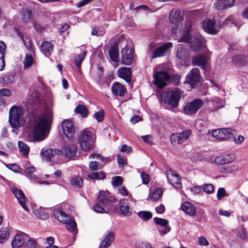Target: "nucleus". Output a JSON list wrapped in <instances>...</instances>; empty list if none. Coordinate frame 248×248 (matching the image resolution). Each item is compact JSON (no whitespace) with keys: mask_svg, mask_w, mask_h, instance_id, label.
Masks as SVG:
<instances>
[{"mask_svg":"<svg viewBox=\"0 0 248 248\" xmlns=\"http://www.w3.org/2000/svg\"><path fill=\"white\" fill-rule=\"evenodd\" d=\"M233 63L236 65H245L248 63V57L244 55H239L232 58Z\"/></svg>","mask_w":248,"mask_h":248,"instance_id":"35","label":"nucleus"},{"mask_svg":"<svg viewBox=\"0 0 248 248\" xmlns=\"http://www.w3.org/2000/svg\"><path fill=\"white\" fill-rule=\"evenodd\" d=\"M11 94V91L6 88H0V96H9Z\"/></svg>","mask_w":248,"mask_h":248,"instance_id":"56","label":"nucleus"},{"mask_svg":"<svg viewBox=\"0 0 248 248\" xmlns=\"http://www.w3.org/2000/svg\"><path fill=\"white\" fill-rule=\"evenodd\" d=\"M6 166L8 169L16 172H18L19 169L17 165L14 164H8Z\"/></svg>","mask_w":248,"mask_h":248,"instance_id":"62","label":"nucleus"},{"mask_svg":"<svg viewBox=\"0 0 248 248\" xmlns=\"http://www.w3.org/2000/svg\"><path fill=\"white\" fill-rule=\"evenodd\" d=\"M200 81V70L198 68L192 69L186 78V82L190 84L192 88L198 84Z\"/></svg>","mask_w":248,"mask_h":248,"instance_id":"16","label":"nucleus"},{"mask_svg":"<svg viewBox=\"0 0 248 248\" xmlns=\"http://www.w3.org/2000/svg\"><path fill=\"white\" fill-rule=\"evenodd\" d=\"M192 134V131L186 129L179 133L172 134L170 136V140L173 144H180L188 139Z\"/></svg>","mask_w":248,"mask_h":248,"instance_id":"11","label":"nucleus"},{"mask_svg":"<svg viewBox=\"0 0 248 248\" xmlns=\"http://www.w3.org/2000/svg\"><path fill=\"white\" fill-rule=\"evenodd\" d=\"M203 191L207 194H211L214 191V186L212 184H204L201 186Z\"/></svg>","mask_w":248,"mask_h":248,"instance_id":"47","label":"nucleus"},{"mask_svg":"<svg viewBox=\"0 0 248 248\" xmlns=\"http://www.w3.org/2000/svg\"><path fill=\"white\" fill-rule=\"evenodd\" d=\"M233 139L234 142L236 144H240L244 140V137L241 135H238L236 137V131H235L233 136L232 138Z\"/></svg>","mask_w":248,"mask_h":248,"instance_id":"54","label":"nucleus"},{"mask_svg":"<svg viewBox=\"0 0 248 248\" xmlns=\"http://www.w3.org/2000/svg\"><path fill=\"white\" fill-rule=\"evenodd\" d=\"M23 110L20 107L14 106L9 111V122L13 128H17L22 121Z\"/></svg>","mask_w":248,"mask_h":248,"instance_id":"7","label":"nucleus"},{"mask_svg":"<svg viewBox=\"0 0 248 248\" xmlns=\"http://www.w3.org/2000/svg\"><path fill=\"white\" fill-rule=\"evenodd\" d=\"M199 243L201 246H206L209 245L208 240L204 236H201L199 238Z\"/></svg>","mask_w":248,"mask_h":248,"instance_id":"58","label":"nucleus"},{"mask_svg":"<svg viewBox=\"0 0 248 248\" xmlns=\"http://www.w3.org/2000/svg\"><path fill=\"white\" fill-rule=\"evenodd\" d=\"M117 161L119 165H124L126 162V159L125 157L120 155H117Z\"/></svg>","mask_w":248,"mask_h":248,"instance_id":"61","label":"nucleus"},{"mask_svg":"<svg viewBox=\"0 0 248 248\" xmlns=\"http://www.w3.org/2000/svg\"><path fill=\"white\" fill-rule=\"evenodd\" d=\"M35 168L33 166L26 168L25 170L26 175L28 177H30L31 179L34 178V176L31 175V174L35 171Z\"/></svg>","mask_w":248,"mask_h":248,"instance_id":"55","label":"nucleus"},{"mask_svg":"<svg viewBox=\"0 0 248 248\" xmlns=\"http://www.w3.org/2000/svg\"><path fill=\"white\" fill-rule=\"evenodd\" d=\"M162 193V188L158 187L156 188L151 196V199L154 201H156L159 199Z\"/></svg>","mask_w":248,"mask_h":248,"instance_id":"46","label":"nucleus"},{"mask_svg":"<svg viewBox=\"0 0 248 248\" xmlns=\"http://www.w3.org/2000/svg\"><path fill=\"white\" fill-rule=\"evenodd\" d=\"M112 185L114 186H119L123 184V178L121 176H115L112 178Z\"/></svg>","mask_w":248,"mask_h":248,"instance_id":"48","label":"nucleus"},{"mask_svg":"<svg viewBox=\"0 0 248 248\" xmlns=\"http://www.w3.org/2000/svg\"><path fill=\"white\" fill-rule=\"evenodd\" d=\"M172 46V44L171 42H168L164 44L154 50L152 58L154 59L157 57L163 56L167 50L171 48Z\"/></svg>","mask_w":248,"mask_h":248,"instance_id":"24","label":"nucleus"},{"mask_svg":"<svg viewBox=\"0 0 248 248\" xmlns=\"http://www.w3.org/2000/svg\"><path fill=\"white\" fill-rule=\"evenodd\" d=\"M181 98V93L178 90L170 92L163 91L161 93L159 100L160 103H164L170 106L171 108L176 107Z\"/></svg>","mask_w":248,"mask_h":248,"instance_id":"4","label":"nucleus"},{"mask_svg":"<svg viewBox=\"0 0 248 248\" xmlns=\"http://www.w3.org/2000/svg\"><path fill=\"white\" fill-rule=\"evenodd\" d=\"M70 183L73 186L81 187L83 184V180L80 177L75 176L71 179Z\"/></svg>","mask_w":248,"mask_h":248,"instance_id":"42","label":"nucleus"},{"mask_svg":"<svg viewBox=\"0 0 248 248\" xmlns=\"http://www.w3.org/2000/svg\"><path fill=\"white\" fill-rule=\"evenodd\" d=\"M154 221L155 224L164 228L163 230L161 228H158V231L161 234H165L170 232V228L169 226V221L167 220L158 217H155Z\"/></svg>","mask_w":248,"mask_h":248,"instance_id":"23","label":"nucleus"},{"mask_svg":"<svg viewBox=\"0 0 248 248\" xmlns=\"http://www.w3.org/2000/svg\"><path fill=\"white\" fill-rule=\"evenodd\" d=\"M136 248H153L150 244L146 242H138L135 244Z\"/></svg>","mask_w":248,"mask_h":248,"instance_id":"51","label":"nucleus"},{"mask_svg":"<svg viewBox=\"0 0 248 248\" xmlns=\"http://www.w3.org/2000/svg\"><path fill=\"white\" fill-rule=\"evenodd\" d=\"M165 208L164 205L160 204L155 208V211L157 213L163 214L165 212Z\"/></svg>","mask_w":248,"mask_h":248,"instance_id":"64","label":"nucleus"},{"mask_svg":"<svg viewBox=\"0 0 248 248\" xmlns=\"http://www.w3.org/2000/svg\"><path fill=\"white\" fill-rule=\"evenodd\" d=\"M138 216L144 220H148L152 217V213L148 211H141L137 213Z\"/></svg>","mask_w":248,"mask_h":248,"instance_id":"43","label":"nucleus"},{"mask_svg":"<svg viewBox=\"0 0 248 248\" xmlns=\"http://www.w3.org/2000/svg\"><path fill=\"white\" fill-rule=\"evenodd\" d=\"M28 236L25 233L16 234L12 241V247L13 248H19L25 243V240Z\"/></svg>","mask_w":248,"mask_h":248,"instance_id":"21","label":"nucleus"},{"mask_svg":"<svg viewBox=\"0 0 248 248\" xmlns=\"http://www.w3.org/2000/svg\"><path fill=\"white\" fill-rule=\"evenodd\" d=\"M140 176L143 184H147L149 182V175L148 174L142 172L141 173Z\"/></svg>","mask_w":248,"mask_h":248,"instance_id":"59","label":"nucleus"},{"mask_svg":"<svg viewBox=\"0 0 248 248\" xmlns=\"http://www.w3.org/2000/svg\"><path fill=\"white\" fill-rule=\"evenodd\" d=\"M9 230L6 227H3L0 230V244L4 243L9 237Z\"/></svg>","mask_w":248,"mask_h":248,"instance_id":"38","label":"nucleus"},{"mask_svg":"<svg viewBox=\"0 0 248 248\" xmlns=\"http://www.w3.org/2000/svg\"><path fill=\"white\" fill-rule=\"evenodd\" d=\"M112 92L115 95L122 96L126 92V89L122 84L115 82L112 86Z\"/></svg>","mask_w":248,"mask_h":248,"instance_id":"30","label":"nucleus"},{"mask_svg":"<svg viewBox=\"0 0 248 248\" xmlns=\"http://www.w3.org/2000/svg\"><path fill=\"white\" fill-rule=\"evenodd\" d=\"M0 81L4 84L12 83L14 81V76L11 74H6L0 78Z\"/></svg>","mask_w":248,"mask_h":248,"instance_id":"45","label":"nucleus"},{"mask_svg":"<svg viewBox=\"0 0 248 248\" xmlns=\"http://www.w3.org/2000/svg\"><path fill=\"white\" fill-rule=\"evenodd\" d=\"M33 62V58L32 54L31 53H26L23 64L24 68H28L30 67Z\"/></svg>","mask_w":248,"mask_h":248,"instance_id":"41","label":"nucleus"},{"mask_svg":"<svg viewBox=\"0 0 248 248\" xmlns=\"http://www.w3.org/2000/svg\"><path fill=\"white\" fill-rule=\"evenodd\" d=\"M42 157L47 161H55L60 156L59 150L49 148L45 150H42Z\"/></svg>","mask_w":248,"mask_h":248,"instance_id":"18","label":"nucleus"},{"mask_svg":"<svg viewBox=\"0 0 248 248\" xmlns=\"http://www.w3.org/2000/svg\"><path fill=\"white\" fill-rule=\"evenodd\" d=\"M62 128L65 136L68 139H72L76 131V128L70 120H65L62 123Z\"/></svg>","mask_w":248,"mask_h":248,"instance_id":"10","label":"nucleus"},{"mask_svg":"<svg viewBox=\"0 0 248 248\" xmlns=\"http://www.w3.org/2000/svg\"><path fill=\"white\" fill-rule=\"evenodd\" d=\"M94 117L98 122H101L104 118V111L100 110L94 114Z\"/></svg>","mask_w":248,"mask_h":248,"instance_id":"57","label":"nucleus"},{"mask_svg":"<svg viewBox=\"0 0 248 248\" xmlns=\"http://www.w3.org/2000/svg\"><path fill=\"white\" fill-rule=\"evenodd\" d=\"M118 190L119 192L123 196H126L128 195V191L125 187L124 186H121L118 187Z\"/></svg>","mask_w":248,"mask_h":248,"instance_id":"63","label":"nucleus"},{"mask_svg":"<svg viewBox=\"0 0 248 248\" xmlns=\"http://www.w3.org/2000/svg\"><path fill=\"white\" fill-rule=\"evenodd\" d=\"M13 193L17 199L18 203L22 207V208L27 211H29L28 207L26 205V201H27L23 191L16 187L11 188Z\"/></svg>","mask_w":248,"mask_h":248,"instance_id":"19","label":"nucleus"},{"mask_svg":"<svg viewBox=\"0 0 248 248\" xmlns=\"http://www.w3.org/2000/svg\"><path fill=\"white\" fill-rule=\"evenodd\" d=\"M28 108L30 111L29 125L34 139L41 141L47 137L51 128L53 114L51 108L40 98V93L31 90L27 97Z\"/></svg>","mask_w":248,"mask_h":248,"instance_id":"1","label":"nucleus"},{"mask_svg":"<svg viewBox=\"0 0 248 248\" xmlns=\"http://www.w3.org/2000/svg\"><path fill=\"white\" fill-rule=\"evenodd\" d=\"M41 50L46 56H48L52 51L53 45L51 42L44 41L41 44Z\"/></svg>","mask_w":248,"mask_h":248,"instance_id":"32","label":"nucleus"},{"mask_svg":"<svg viewBox=\"0 0 248 248\" xmlns=\"http://www.w3.org/2000/svg\"><path fill=\"white\" fill-rule=\"evenodd\" d=\"M21 19L24 22H31L33 17L32 12L31 10L23 9L21 13Z\"/></svg>","mask_w":248,"mask_h":248,"instance_id":"33","label":"nucleus"},{"mask_svg":"<svg viewBox=\"0 0 248 248\" xmlns=\"http://www.w3.org/2000/svg\"><path fill=\"white\" fill-rule=\"evenodd\" d=\"M215 162L217 164L223 165L230 163V160L225 159L223 156H218L215 158Z\"/></svg>","mask_w":248,"mask_h":248,"instance_id":"50","label":"nucleus"},{"mask_svg":"<svg viewBox=\"0 0 248 248\" xmlns=\"http://www.w3.org/2000/svg\"><path fill=\"white\" fill-rule=\"evenodd\" d=\"M18 146L20 152H21L24 155L26 156L28 155L30 148L28 145L22 141H19L18 142Z\"/></svg>","mask_w":248,"mask_h":248,"instance_id":"39","label":"nucleus"},{"mask_svg":"<svg viewBox=\"0 0 248 248\" xmlns=\"http://www.w3.org/2000/svg\"><path fill=\"white\" fill-rule=\"evenodd\" d=\"M54 215L58 221L65 224L69 231L73 232L76 230L77 224L75 221L71 219L68 215L61 209H55L54 211Z\"/></svg>","mask_w":248,"mask_h":248,"instance_id":"6","label":"nucleus"},{"mask_svg":"<svg viewBox=\"0 0 248 248\" xmlns=\"http://www.w3.org/2000/svg\"><path fill=\"white\" fill-rule=\"evenodd\" d=\"M75 112L80 114L83 118L87 117L89 113V111L87 107L82 105H78L75 109Z\"/></svg>","mask_w":248,"mask_h":248,"instance_id":"37","label":"nucleus"},{"mask_svg":"<svg viewBox=\"0 0 248 248\" xmlns=\"http://www.w3.org/2000/svg\"><path fill=\"white\" fill-rule=\"evenodd\" d=\"M134 50L125 46L121 50V62L126 65H131L133 62Z\"/></svg>","mask_w":248,"mask_h":248,"instance_id":"12","label":"nucleus"},{"mask_svg":"<svg viewBox=\"0 0 248 248\" xmlns=\"http://www.w3.org/2000/svg\"><path fill=\"white\" fill-rule=\"evenodd\" d=\"M155 84L159 88H162L167 85V82L170 80L169 75L165 71L158 72L155 75Z\"/></svg>","mask_w":248,"mask_h":248,"instance_id":"15","label":"nucleus"},{"mask_svg":"<svg viewBox=\"0 0 248 248\" xmlns=\"http://www.w3.org/2000/svg\"><path fill=\"white\" fill-rule=\"evenodd\" d=\"M121 152H125L127 153H130L132 152V148L128 146L125 144L123 145L120 149Z\"/></svg>","mask_w":248,"mask_h":248,"instance_id":"60","label":"nucleus"},{"mask_svg":"<svg viewBox=\"0 0 248 248\" xmlns=\"http://www.w3.org/2000/svg\"><path fill=\"white\" fill-rule=\"evenodd\" d=\"M60 155H64L68 158L74 157L77 153V147L74 144L65 145L59 150Z\"/></svg>","mask_w":248,"mask_h":248,"instance_id":"17","label":"nucleus"},{"mask_svg":"<svg viewBox=\"0 0 248 248\" xmlns=\"http://www.w3.org/2000/svg\"><path fill=\"white\" fill-rule=\"evenodd\" d=\"M108 53L112 61L115 62L119 61L118 48L116 46H112L109 49Z\"/></svg>","mask_w":248,"mask_h":248,"instance_id":"36","label":"nucleus"},{"mask_svg":"<svg viewBox=\"0 0 248 248\" xmlns=\"http://www.w3.org/2000/svg\"><path fill=\"white\" fill-rule=\"evenodd\" d=\"M202 28L208 33L214 34L219 31L220 27L216 24L214 19H207L202 22Z\"/></svg>","mask_w":248,"mask_h":248,"instance_id":"13","label":"nucleus"},{"mask_svg":"<svg viewBox=\"0 0 248 248\" xmlns=\"http://www.w3.org/2000/svg\"><path fill=\"white\" fill-rule=\"evenodd\" d=\"M115 233L111 231H108L104 239L102 241L99 248H107L114 241Z\"/></svg>","mask_w":248,"mask_h":248,"instance_id":"27","label":"nucleus"},{"mask_svg":"<svg viewBox=\"0 0 248 248\" xmlns=\"http://www.w3.org/2000/svg\"><path fill=\"white\" fill-rule=\"evenodd\" d=\"M119 206L122 214L124 216H130L132 215L131 209L129 207V202L124 199L119 202Z\"/></svg>","mask_w":248,"mask_h":248,"instance_id":"26","label":"nucleus"},{"mask_svg":"<svg viewBox=\"0 0 248 248\" xmlns=\"http://www.w3.org/2000/svg\"><path fill=\"white\" fill-rule=\"evenodd\" d=\"M102 165L96 161H91L89 163V168L92 170H96L102 168Z\"/></svg>","mask_w":248,"mask_h":248,"instance_id":"49","label":"nucleus"},{"mask_svg":"<svg viewBox=\"0 0 248 248\" xmlns=\"http://www.w3.org/2000/svg\"><path fill=\"white\" fill-rule=\"evenodd\" d=\"M235 133V130L230 128H221L213 130L212 136L217 140H225L232 139Z\"/></svg>","mask_w":248,"mask_h":248,"instance_id":"8","label":"nucleus"},{"mask_svg":"<svg viewBox=\"0 0 248 248\" xmlns=\"http://www.w3.org/2000/svg\"><path fill=\"white\" fill-rule=\"evenodd\" d=\"M118 76L124 79L126 82L131 81V71L130 68L122 67L117 70Z\"/></svg>","mask_w":248,"mask_h":248,"instance_id":"28","label":"nucleus"},{"mask_svg":"<svg viewBox=\"0 0 248 248\" xmlns=\"http://www.w3.org/2000/svg\"><path fill=\"white\" fill-rule=\"evenodd\" d=\"M95 139L92 133L87 129L80 132L78 142L81 149L85 151L91 150L94 146Z\"/></svg>","mask_w":248,"mask_h":248,"instance_id":"5","label":"nucleus"},{"mask_svg":"<svg viewBox=\"0 0 248 248\" xmlns=\"http://www.w3.org/2000/svg\"><path fill=\"white\" fill-rule=\"evenodd\" d=\"M203 102L200 99H196L187 103L184 108V111L187 115H193L203 105Z\"/></svg>","mask_w":248,"mask_h":248,"instance_id":"9","label":"nucleus"},{"mask_svg":"<svg viewBox=\"0 0 248 248\" xmlns=\"http://www.w3.org/2000/svg\"><path fill=\"white\" fill-rule=\"evenodd\" d=\"M207 62V57L205 55L202 54L193 58L192 63L193 65L199 66L205 70Z\"/></svg>","mask_w":248,"mask_h":248,"instance_id":"25","label":"nucleus"},{"mask_svg":"<svg viewBox=\"0 0 248 248\" xmlns=\"http://www.w3.org/2000/svg\"><path fill=\"white\" fill-rule=\"evenodd\" d=\"M235 0H217L215 4L216 8L218 10L230 7L233 5Z\"/></svg>","mask_w":248,"mask_h":248,"instance_id":"29","label":"nucleus"},{"mask_svg":"<svg viewBox=\"0 0 248 248\" xmlns=\"http://www.w3.org/2000/svg\"><path fill=\"white\" fill-rule=\"evenodd\" d=\"M115 199L108 191H101L97 197V203L93 207L96 213H108L111 208Z\"/></svg>","mask_w":248,"mask_h":248,"instance_id":"3","label":"nucleus"},{"mask_svg":"<svg viewBox=\"0 0 248 248\" xmlns=\"http://www.w3.org/2000/svg\"><path fill=\"white\" fill-rule=\"evenodd\" d=\"M87 177L91 179L102 180L105 178V175L102 171L94 172L88 174Z\"/></svg>","mask_w":248,"mask_h":248,"instance_id":"44","label":"nucleus"},{"mask_svg":"<svg viewBox=\"0 0 248 248\" xmlns=\"http://www.w3.org/2000/svg\"><path fill=\"white\" fill-rule=\"evenodd\" d=\"M176 56L177 59L185 62L189 59V52L186 47L179 45L177 46Z\"/></svg>","mask_w":248,"mask_h":248,"instance_id":"22","label":"nucleus"},{"mask_svg":"<svg viewBox=\"0 0 248 248\" xmlns=\"http://www.w3.org/2000/svg\"><path fill=\"white\" fill-rule=\"evenodd\" d=\"M166 174L168 181L172 186L178 188L181 187L179 175L175 170L169 169L166 171Z\"/></svg>","mask_w":248,"mask_h":248,"instance_id":"14","label":"nucleus"},{"mask_svg":"<svg viewBox=\"0 0 248 248\" xmlns=\"http://www.w3.org/2000/svg\"><path fill=\"white\" fill-rule=\"evenodd\" d=\"M86 53L87 51L86 50H84L82 54L78 55L75 58V64L78 69H80V68L81 64L83 62Z\"/></svg>","mask_w":248,"mask_h":248,"instance_id":"40","label":"nucleus"},{"mask_svg":"<svg viewBox=\"0 0 248 248\" xmlns=\"http://www.w3.org/2000/svg\"><path fill=\"white\" fill-rule=\"evenodd\" d=\"M182 210L190 216H194L196 213L195 207L189 202L183 203L181 206Z\"/></svg>","mask_w":248,"mask_h":248,"instance_id":"31","label":"nucleus"},{"mask_svg":"<svg viewBox=\"0 0 248 248\" xmlns=\"http://www.w3.org/2000/svg\"><path fill=\"white\" fill-rule=\"evenodd\" d=\"M190 27H187L184 30L179 42L190 44V47L193 51L201 50L205 42V39L199 33H195L194 35H190Z\"/></svg>","mask_w":248,"mask_h":248,"instance_id":"2","label":"nucleus"},{"mask_svg":"<svg viewBox=\"0 0 248 248\" xmlns=\"http://www.w3.org/2000/svg\"><path fill=\"white\" fill-rule=\"evenodd\" d=\"M227 196L228 194H227L226 190L224 188L220 187L218 188L217 194V197L218 200H220L223 198V197Z\"/></svg>","mask_w":248,"mask_h":248,"instance_id":"52","label":"nucleus"},{"mask_svg":"<svg viewBox=\"0 0 248 248\" xmlns=\"http://www.w3.org/2000/svg\"><path fill=\"white\" fill-rule=\"evenodd\" d=\"M26 246L28 248H36L37 242L32 238H29L26 244Z\"/></svg>","mask_w":248,"mask_h":248,"instance_id":"53","label":"nucleus"},{"mask_svg":"<svg viewBox=\"0 0 248 248\" xmlns=\"http://www.w3.org/2000/svg\"><path fill=\"white\" fill-rule=\"evenodd\" d=\"M183 15L184 12L181 9H173L170 13V21L174 24H177L182 20Z\"/></svg>","mask_w":248,"mask_h":248,"instance_id":"20","label":"nucleus"},{"mask_svg":"<svg viewBox=\"0 0 248 248\" xmlns=\"http://www.w3.org/2000/svg\"><path fill=\"white\" fill-rule=\"evenodd\" d=\"M5 48L6 45L3 42L0 41V71L2 70L5 66L4 56Z\"/></svg>","mask_w":248,"mask_h":248,"instance_id":"34","label":"nucleus"}]
</instances>
